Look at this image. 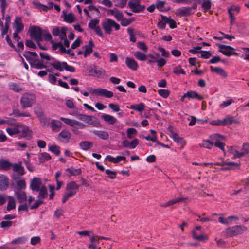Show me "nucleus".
<instances>
[{"label":"nucleus","mask_w":249,"mask_h":249,"mask_svg":"<svg viewBox=\"0 0 249 249\" xmlns=\"http://www.w3.org/2000/svg\"><path fill=\"white\" fill-rule=\"evenodd\" d=\"M36 102V96L31 92L24 93L20 100V105L23 109L32 107Z\"/></svg>","instance_id":"f257e3e1"},{"label":"nucleus","mask_w":249,"mask_h":249,"mask_svg":"<svg viewBox=\"0 0 249 249\" xmlns=\"http://www.w3.org/2000/svg\"><path fill=\"white\" fill-rule=\"evenodd\" d=\"M79 185L75 181H72L66 185V192L64 193L62 203H65L71 197L74 196L79 190Z\"/></svg>","instance_id":"f03ea898"},{"label":"nucleus","mask_w":249,"mask_h":249,"mask_svg":"<svg viewBox=\"0 0 249 249\" xmlns=\"http://www.w3.org/2000/svg\"><path fill=\"white\" fill-rule=\"evenodd\" d=\"M77 112V110H73L70 113V114L76 116L78 119L84 121L93 126H101V125L100 123L96 118H94L91 116L78 114Z\"/></svg>","instance_id":"7ed1b4c3"},{"label":"nucleus","mask_w":249,"mask_h":249,"mask_svg":"<svg viewBox=\"0 0 249 249\" xmlns=\"http://www.w3.org/2000/svg\"><path fill=\"white\" fill-rule=\"evenodd\" d=\"M102 25L105 33L108 35L111 34L113 28L116 31L119 30L120 28V25L115 21L110 18L106 19L102 22Z\"/></svg>","instance_id":"20e7f679"},{"label":"nucleus","mask_w":249,"mask_h":249,"mask_svg":"<svg viewBox=\"0 0 249 249\" xmlns=\"http://www.w3.org/2000/svg\"><path fill=\"white\" fill-rule=\"evenodd\" d=\"M247 230L244 225H236L229 227L225 230V233L227 236L232 237L243 234Z\"/></svg>","instance_id":"39448f33"},{"label":"nucleus","mask_w":249,"mask_h":249,"mask_svg":"<svg viewBox=\"0 0 249 249\" xmlns=\"http://www.w3.org/2000/svg\"><path fill=\"white\" fill-rule=\"evenodd\" d=\"M89 92L92 94L97 96H103L106 98H111L113 96V93L106 89L102 88L93 89L92 88H88Z\"/></svg>","instance_id":"423d86ee"},{"label":"nucleus","mask_w":249,"mask_h":249,"mask_svg":"<svg viewBox=\"0 0 249 249\" xmlns=\"http://www.w3.org/2000/svg\"><path fill=\"white\" fill-rule=\"evenodd\" d=\"M52 66L60 71H62L64 70L71 72H74L75 71V69L74 67L68 65L67 63L65 62L61 63L59 61H55L54 63L52 64Z\"/></svg>","instance_id":"0eeeda50"},{"label":"nucleus","mask_w":249,"mask_h":249,"mask_svg":"<svg viewBox=\"0 0 249 249\" xmlns=\"http://www.w3.org/2000/svg\"><path fill=\"white\" fill-rule=\"evenodd\" d=\"M12 166L13 167V171L17 173V175H14L13 176L12 178L14 180H16L20 178V177L25 174V170L24 167L22 165L21 162L14 163L12 164Z\"/></svg>","instance_id":"6e6552de"},{"label":"nucleus","mask_w":249,"mask_h":249,"mask_svg":"<svg viewBox=\"0 0 249 249\" xmlns=\"http://www.w3.org/2000/svg\"><path fill=\"white\" fill-rule=\"evenodd\" d=\"M30 36L37 42L43 40L41 29L37 26H33L30 30Z\"/></svg>","instance_id":"1a4fd4ad"},{"label":"nucleus","mask_w":249,"mask_h":249,"mask_svg":"<svg viewBox=\"0 0 249 249\" xmlns=\"http://www.w3.org/2000/svg\"><path fill=\"white\" fill-rule=\"evenodd\" d=\"M219 51L226 56L237 55L238 53L233 51L234 50L233 48L230 46L225 45L218 44Z\"/></svg>","instance_id":"9d476101"},{"label":"nucleus","mask_w":249,"mask_h":249,"mask_svg":"<svg viewBox=\"0 0 249 249\" xmlns=\"http://www.w3.org/2000/svg\"><path fill=\"white\" fill-rule=\"evenodd\" d=\"M128 6L134 13H138L143 11L145 7L141 5L139 0H130L128 2Z\"/></svg>","instance_id":"9b49d317"},{"label":"nucleus","mask_w":249,"mask_h":249,"mask_svg":"<svg viewBox=\"0 0 249 249\" xmlns=\"http://www.w3.org/2000/svg\"><path fill=\"white\" fill-rule=\"evenodd\" d=\"M249 153V143H244L242 145L241 151L239 152L235 150L233 152L232 154L234 158H240L244 157Z\"/></svg>","instance_id":"f8f14e48"},{"label":"nucleus","mask_w":249,"mask_h":249,"mask_svg":"<svg viewBox=\"0 0 249 249\" xmlns=\"http://www.w3.org/2000/svg\"><path fill=\"white\" fill-rule=\"evenodd\" d=\"M44 186L40 178L34 177L31 181L30 187L32 191L36 192Z\"/></svg>","instance_id":"ddd939ff"},{"label":"nucleus","mask_w":249,"mask_h":249,"mask_svg":"<svg viewBox=\"0 0 249 249\" xmlns=\"http://www.w3.org/2000/svg\"><path fill=\"white\" fill-rule=\"evenodd\" d=\"M52 48L53 50H56L58 48L59 51L62 53H67L71 55H74L73 53H71V52L70 50H66L64 47L62 42L61 41L56 43L54 42V41H52Z\"/></svg>","instance_id":"4468645a"},{"label":"nucleus","mask_w":249,"mask_h":249,"mask_svg":"<svg viewBox=\"0 0 249 249\" xmlns=\"http://www.w3.org/2000/svg\"><path fill=\"white\" fill-rule=\"evenodd\" d=\"M66 27L60 29L58 27H55L53 29L52 33L54 36H59L60 39L62 40L66 37Z\"/></svg>","instance_id":"2eb2a0df"},{"label":"nucleus","mask_w":249,"mask_h":249,"mask_svg":"<svg viewBox=\"0 0 249 249\" xmlns=\"http://www.w3.org/2000/svg\"><path fill=\"white\" fill-rule=\"evenodd\" d=\"M89 70L90 73L93 72L99 78H103L105 75L106 72L104 70L95 65L90 66Z\"/></svg>","instance_id":"dca6fc26"},{"label":"nucleus","mask_w":249,"mask_h":249,"mask_svg":"<svg viewBox=\"0 0 249 249\" xmlns=\"http://www.w3.org/2000/svg\"><path fill=\"white\" fill-rule=\"evenodd\" d=\"M187 197L183 196H180L178 197L175 198L171 200H169L168 202L163 203L161 205V206L163 207H167L170 205L181 202H184L185 200L187 199Z\"/></svg>","instance_id":"f3484780"},{"label":"nucleus","mask_w":249,"mask_h":249,"mask_svg":"<svg viewBox=\"0 0 249 249\" xmlns=\"http://www.w3.org/2000/svg\"><path fill=\"white\" fill-rule=\"evenodd\" d=\"M185 98L188 99H197L198 100H202L203 99L201 95H199L196 91L192 90L188 91L184 93L182 96L181 100L182 101V99Z\"/></svg>","instance_id":"a211bd4d"},{"label":"nucleus","mask_w":249,"mask_h":249,"mask_svg":"<svg viewBox=\"0 0 249 249\" xmlns=\"http://www.w3.org/2000/svg\"><path fill=\"white\" fill-rule=\"evenodd\" d=\"M8 178L3 174H0V190L2 191L6 190L9 186Z\"/></svg>","instance_id":"6ab92c4d"},{"label":"nucleus","mask_w":249,"mask_h":249,"mask_svg":"<svg viewBox=\"0 0 249 249\" xmlns=\"http://www.w3.org/2000/svg\"><path fill=\"white\" fill-rule=\"evenodd\" d=\"M193 238L199 241H206L208 240V237L206 235L202 233L201 231H197L196 230L192 231Z\"/></svg>","instance_id":"aec40b11"},{"label":"nucleus","mask_w":249,"mask_h":249,"mask_svg":"<svg viewBox=\"0 0 249 249\" xmlns=\"http://www.w3.org/2000/svg\"><path fill=\"white\" fill-rule=\"evenodd\" d=\"M122 144L124 147L134 149L139 144V141L137 139H134L131 142H129L127 140H125L122 141Z\"/></svg>","instance_id":"412c9836"},{"label":"nucleus","mask_w":249,"mask_h":249,"mask_svg":"<svg viewBox=\"0 0 249 249\" xmlns=\"http://www.w3.org/2000/svg\"><path fill=\"white\" fill-rule=\"evenodd\" d=\"M126 66L133 71H136L138 68V63L133 59L126 57L125 59Z\"/></svg>","instance_id":"4be33fe9"},{"label":"nucleus","mask_w":249,"mask_h":249,"mask_svg":"<svg viewBox=\"0 0 249 249\" xmlns=\"http://www.w3.org/2000/svg\"><path fill=\"white\" fill-rule=\"evenodd\" d=\"M178 15L181 16H188L194 12L192 11V8L190 7H183L178 9Z\"/></svg>","instance_id":"5701e85b"},{"label":"nucleus","mask_w":249,"mask_h":249,"mask_svg":"<svg viewBox=\"0 0 249 249\" xmlns=\"http://www.w3.org/2000/svg\"><path fill=\"white\" fill-rule=\"evenodd\" d=\"M23 56L29 62V64H31L36 59L37 54L36 52L28 51L25 52Z\"/></svg>","instance_id":"b1692460"},{"label":"nucleus","mask_w":249,"mask_h":249,"mask_svg":"<svg viewBox=\"0 0 249 249\" xmlns=\"http://www.w3.org/2000/svg\"><path fill=\"white\" fill-rule=\"evenodd\" d=\"M21 127H22L21 124H18L14 127L6 128V132L10 136H12L20 133Z\"/></svg>","instance_id":"393cba45"},{"label":"nucleus","mask_w":249,"mask_h":249,"mask_svg":"<svg viewBox=\"0 0 249 249\" xmlns=\"http://www.w3.org/2000/svg\"><path fill=\"white\" fill-rule=\"evenodd\" d=\"M239 10L240 7L235 5H233L228 9V13L230 15L231 23H232L235 19L234 12L238 13L239 12Z\"/></svg>","instance_id":"a878e982"},{"label":"nucleus","mask_w":249,"mask_h":249,"mask_svg":"<svg viewBox=\"0 0 249 249\" xmlns=\"http://www.w3.org/2000/svg\"><path fill=\"white\" fill-rule=\"evenodd\" d=\"M66 171L67 172V175L69 177L78 176L80 175L82 173L80 168L75 169L73 167L67 168Z\"/></svg>","instance_id":"bb28decb"},{"label":"nucleus","mask_w":249,"mask_h":249,"mask_svg":"<svg viewBox=\"0 0 249 249\" xmlns=\"http://www.w3.org/2000/svg\"><path fill=\"white\" fill-rule=\"evenodd\" d=\"M51 127L54 131H59L62 125V123L59 120H53L50 123Z\"/></svg>","instance_id":"cd10ccee"},{"label":"nucleus","mask_w":249,"mask_h":249,"mask_svg":"<svg viewBox=\"0 0 249 249\" xmlns=\"http://www.w3.org/2000/svg\"><path fill=\"white\" fill-rule=\"evenodd\" d=\"M15 31L17 32H21L24 28V25L22 23L21 18L19 17H17L15 20Z\"/></svg>","instance_id":"c85d7f7f"},{"label":"nucleus","mask_w":249,"mask_h":249,"mask_svg":"<svg viewBox=\"0 0 249 249\" xmlns=\"http://www.w3.org/2000/svg\"><path fill=\"white\" fill-rule=\"evenodd\" d=\"M22 127L20 128L22 134V137L25 138L27 139H30L31 137V132L28 127L21 124Z\"/></svg>","instance_id":"c756f323"},{"label":"nucleus","mask_w":249,"mask_h":249,"mask_svg":"<svg viewBox=\"0 0 249 249\" xmlns=\"http://www.w3.org/2000/svg\"><path fill=\"white\" fill-rule=\"evenodd\" d=\"M12 164L8 160L1 159L0 160V170H9L12 167Z\"/></svg>","instance_id":"7c9ffc66"},{"label":"nucleus","mask_w":249,"mask_h":249,"mask_svg":"<svg viewBox=\"0 0 249 249\" xmlns=\"http://www.w3.org/2000/svg\"><path fill=\"white\" fill-rule=\"evenodd\" d=\"M92 133L100 139L104 140H106L109 138L108 133L105 131L93 130Z\"/></svg>","instance_id":"2f4dec72"},{"label":"nucleus","mask_w":249,"mask_h":249,"mask_svg":"<svg viewBox=\"0 0 249 249\" xmlns=\"http://www.w3.org/2000/svg\"><path fill=\"white\" fill-rule=\"evenodd\" d=\"M109 13L111 15L113 16L118 21H120L124 18L122 12L116 9L110 10Z\"/></svg>","instance_id":"473e14b6"},{"label":"nucleus","mask_w":249,"mask_h":249,"mask_svg":"<svg viewBox=\"0 0 249 249\" xmlns=\"http://www.w3.org/2000/svg\"><path fill=\"white\" fill-rule=\"evenodd\" d=\"M106 159L111 162L117 163L120 161L125 160V157L124 156H117L115 158L110 155H107L106 157Z\"/></svg>","instance_id":"72a5a7b5"},{"label":"nucleus","mask_w":249,"mask_h":249,"mask_svg":"<svg viewBox=\"0 0 249 249\" xmlns=\"http://www.w3.org/2000/svg\"><path fill=\"white\" fill-rule=\"evenodd\" d=\"M101 118L110 124H113L117 122L116 118L110 115L104 114L101 116Z\"/></svg>","instance_id":"f704fd0d"},{"label":"nucleus","mask_w":249,"mask_h":249,"mask_svg":"<svg viewBox=\"0 0 249 249\" xmlns=\"http://www.w3.org/2000/svg\"><path fill=\"white\" fill-rule=\"evenodd\" d=\"M16 196L20 203H22L27 200V196L24 191H18L15 193Z\"/></svg>","instance_id":"c9c22d12"},{"label":"nucleus","mask_w":249,"mask_h":249,"mask_svg":"<svg viewBox=\"0 0 249 249\" xmlns=\"http://www.w3.org/2000/svg\"><path fill=\"white\" fill-rule=\"evenodd\" d=\"M215 165L218 166H229L230 167H232L233 169L236 167H238L240 165V164L237 163H235L233 162H225L224 161H222L221 162H215L214 163Z\"/></svg>","instance_id":"e433bc0d"},{"label":"nucleus","mask_w":249,"mask_h":249,"mask_svg":"<svg viewBox=\"0 0 249 249\" xmlns=\"http://www.w3.org/2000/svg\"><path fill=\"white\" fill-rule=\"evenodd\" d=\"M210 70L212 72H215L223 77H226L227 76L225 71L220 67H213V66H211Z\"/></svg>","instance_id":"4c0bfd02"},{"label":"nucleus","mask_w":249,"mask_h":249,"mask_svg":"<svg viewBox=\"0 0 249 249\" xmlns=\"http://www.w3.org/2000/svg\"><path fill=\"white\" fill-rule=\"evenodd\" d=\"M210 140L213 143V145L216 142H219L224 140V137L218 134H214L210 136Z\"/></svg>","instance_id":"58836bf2"},{"label":"nucleus","mask_w":249,"mask_h":249,"mask_svg":"<svg viewBox=\"0 0 249 249\" xmlns=\"http://www.w3.org/2000/svg\"><path fill=\"white\" fill-rule=\"evenodd\" d=\"M63 14L64 15V20L68 23H72L76 20L74 15L72 13L67 14L66 12L63 11Z\"/></svg>","instance_id":"ea45409f"},{"label":"nucleus","mask_w":249,"mask_h":249,"mask_svg":"<svg viewBox=\"0 0 249 249\" xmlns=\"http://www.w3.org/2000/svg\"><path fill=\"white\" fill-rule=\"evenodd\" d=\"M161 20L166 22V23L169 25L171 28L174 29L176 28V22L174 20L171 19L170 18L161 15Z\"/></svg>","instance_id":"a19ab883"},{"label":"nucleus","mask_w":249,"mask_h":249,"mask_svg":"<svg viewBox=\"0 0 249 249\" xmlns=\"http://www.w3.org/2000/svg\"><path fill=\"white\" fill-rule=\"evenodd\" d=\"M171 135L173 140L178 142L180 143L182 146H184L185 144V142L183 139L180 137L177 133H175L173 131H171Z\"/></svg>","instance_id":"79ce46f5"},{"label":"nucleus","mask_w":249,"mask_h":249,"mask_svg":"<svg viewBox=\"0 0 249 249\" xmlns=\"http://www.w3.org/2000/svg\"><path fill=\"white\" fill-rule=\"evenodd\" d=\"M30 65L31 67L37 69H41L46 67V66L43 64L41 61L36 59L34 60Z\"/></svg>","instance_id":"37998d69"},{"label":"nucleus","mask_w":249,"mask_h":249,"mask_svg":"<svg viewBox=\"0 0 249 249\" xmlns=\"http://www.w3.org/2000/svg\"><path fill=\"white\" fill-rule=\"evenodd\" d=\"M71 133L67 129L63 130L59 134L58 136L64 139L67 142H68L71 137Z\"/></svg>","instance_id":"c03bdc74"},{"label":"nucleus","mask_w":249,"mask_h":249,"mask_svg":"<svg viewBox=\"0 0 249 249\" xmlns=\"http://www.w3.org/2000/svg\"><path fill=\"white\" fill-rule=\"evenodd\" d=\"M147 56L150 58L147 60V64H152L154 63H156L157 59L160 57V54L156 52H154L153 54H148Z\"/></svg>","instance_id":"a18cd8bd"},{"label":"nucleus","mask_w":249,"mask_h":249,"mask_svg":"<svg viewBox=\"0 0 249 249\" xmlns=\"http://www.w3.org/2000/svg\"><path fill=\"white\" fill-rule=\"evenodd\" d=\"M8 204L6 209L7 211H10L15 208L16 203L15 198L11 196H8Z\"/></svg>","instance_id":"49530a36"},{"label":"nucleus","mask_w":249,"mask_h":249,"mask_svg":"<svg viewBox=\"0 0 249 249\" xmlns=\"http://www.w3.org/2000/svg\"><path fill=\"white\" fill-rule=\"evenodd\" d=\"M51 159V157L50 154L46 152L41 153L38 156V160L40 163H43L46 161H48Z\"/></svg>","instance_id":"de8ad7c7"},{"label":"nucleus","mask_w":249,"mask_h":249,"mask_svg":"<svg viewBox=\"0 0 249 249\" xmlns=\"http://www.w3.org/2000/svg\"><path fill=\"white\" fill-rule=\"evenodd\" d=\"M39 190V191H37L38 192V198L42 199L46 198L48 195L47 189L46 186L44 185Z\"/></svg>","instance_id":"09e8293b"},{"label":"nucleus","mask_w":249,"mask_h":249,"mask_svg":"<svg viewBox=\"0 0 249 249\" xmlns=\"http://www.w3.org/2000/svg\"><path fill=\"white\" fill-rule=\"evenodd\" d=\"M134 56L137 60L142 61L146 60L147 57L146 54L139 51L134 53Z\"/></svg>","instance_id":"8fccbe9b"},{"label":"nucleus","mask_w":249,"mask_h":249,"mask_svg":"<svg viewBox=\"0 0 249 249\" xmlns=\"http://www.w3.org/2000/svg\"><path fill=\"white\" fill-rule=\"evenodd\" d=\"M94 46V43L92 40L89 41V45H85V50L84 53L85 57L90 54L92 52V47Z\"/></svg>","instance_id":"3c124183"},{"label":"nucleus","mask_w":249,"mask_h":249,"mask_svg":"<svg viewBox=\"0 0 249 249\" xmlns=\"http://www.w3.org/2000/svg\"><path fill=\"white\" fill-rule=\"evenodd\" d=\"M80 146L84 150H88L93 146V143L88 141H82L80 143Z\"/></svg>","instance_id":"603ef678"},{"label":"nucleus","mask_w":249,"mask_h":249,"mask_svg":"<svg viewBox=\"0 0 249 249\" xmlns=\"http://www.w3.org/2000/svg\"><path fill=\"white\" fill-rule=\"evenodd\" d=\"M144 104L142 103H141L138 104L131 105L130 108L139 112H142L144 110Z\"/></svg>","instance_id":"864d4df0"},{"label":"nucleus","mask_w":249,"mask_h":249,"mask_svg":"<svg viewBox=\"0 0 249 249\" xmlns=\"http://www.w3.org/2000/svg\"><path fill=\"white\" fill-rule=\"evenodd\" d=\"M203 2L201 4V6L203 8L204 12H207L211 8V1L210 0H202Z\"/></svg>","instance_id":"5fc2aeb1"},{"label":"nucleus","mask_w":249,"mask_h":249,"mask_svg":"<svg viewBox=\"0 0 249 249\" xmlns=\"http://www.w3.org/2000/svg\"><path fill=\"white\" fill-rule=\"evenodd\" d=\"M200 146L208 149H211L213 146V143L210 140H203L202 142L199 144Z\"/></svg>","instance_id":"6e6d98bb"},{"label":"nucleus","mask_w":249,"mask_h":249,"mask_svg":"<svg viewBox=\"0 0 249 249\" xmlns=\"http://www.w3.org/2000/svg\"><path fill=\"white\" fill-rule=\"evenodd\" d=\"M49 150L56 156H58L60 153V147L56 145L50 146L49 147Z\"/></svg>","instance_id":"4d7b16f0"},{"label":"nucleus","mask_w":249,"mask_h":249,"mask_svg":"<svg viewBox=\"0 0 249 249\" xmlns=\"http://www.w3.org/2000/svg\"><path fill=\"white\" fill-rule=\"evenodd\" d=\"M34 112L37 117L41 118L43 116L42 108L39 106L34 108Z\"/></svg>","instance_id":"13d9d810"},{"label":"nucleus","mask_w":249,"mask_h":249,"mask_svg":"<svg viewBox=\"0 0 249 249\" xmlns=\"http://www.w3.org/2000/svg\"><path fill=\"white\" fill-rule=\"evenodd\" d=\"M173 73L176 75H178L180 74H185V71L181 68L180 65L175 67L173 68Z\"/></svg>","instance_id":"bf43d9fd"},{"label":"nucleus","mask_w":249,"mask_h":249,"mask_svg":"<svg viewBox=\"0 0 249 249\" xmlns=\"http://www.w3.org/2000/svg\"><path fill=\"white\" fill-rule=\"evenodd\" d=\"M99 20L95 18L93 19H92L89 23L88 26L90 29H94L96 27H97L98 26H99Z\"/></svg>","instance_id":"052dcab7"},{"label":"nucleus","mask_w":249,"mask_h":249,"mask_svg":"<svg viewBox=\"0 0 249 249\" xmlns=\"http://www.w3.org/2000/svg\"><path fill=\"white\" fill-rule=\"evenodd\" d=\"M60 119L62 121H63L67 124H68L71 126H72V127L74 126V124L75 122V120L71 119L69 118H64V117H61Z\"/></svg>","instance_id":"680f3d73"},{"label":"nucleus","mask_w":249,"mask_h":249,"mask_svg":"<svg viewBox=\"0 0 249 249\" xmlns=\"http://www.w3.org/2000/svg\"><path fill=\"white\" fill-rule=\"evenodd\" d=\"M159 94L164 98H167L170 94V91L168 89H160L158 90Z\"/></svg>","instance_id":"e2e57ef3"},{"label":"nucleus","mask_w":249,"mask_h":249,"mask_svg":"<svg viewBox=\"0 0 249 249\" xmlns=\"http://www.w3.org/2000/svg\"><path fill=\"white\" fill-rule=\"evenodd\" d=\"M127 1L128 0H113L115 5L121 8H123L125 6Z\"/></svg>","instance_id":"0e129e2a"},{"label":"nucleus","mask_w":249,"mask_h":249,"mask_svg":"<svg viewBox=\"0 0 249 249\" xmlns=\"http://www.w3.org/2000/svg\"><path fill=\"white\" fill-rule=\"evenodd\" d=\"M234 101L232 99H230L226 101H223L221 104H220L219 107L221 108H224L230 105H231L232 103H234Z\"/></svg>","instance_id":"69168bd1"},{"label":"nucleus","mask_w":249,"mask_h":249,"mask_svg":"<svg viewBox=\"0 0 249 249\" xmlns=\"http://www.w3.org/2000/svg\"><path fill=\"white\" fill-rule=\"evenodd\" d=\"M105 173L107 175L108 178L110 179H114L116 177V172L114 171L107 169L105 170Z\"/></svg>","instance_id":"338daca9"},{"label":"nucleus","mask_w":249,"mask_h":249,"mask_svg":"<svg viewBox=\"0 0 249 249\" xmlns=\"http://www.w3.org/2000/svg\"><path fill=\"white\" fill-rule=\"evenodd\" d=\"M137 47L145 52H147L148 49L146 44L142 41L138 42L137 43Z\"/></svg>","instance_id":"774afa93"}]
</instances>
